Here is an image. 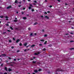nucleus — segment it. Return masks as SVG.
Here are the masks:
<instances>
[{"label":"nucleus","mask_w":74,"mask_h":74,"mask_svg":"<svg viewBox=\"0 0 74 74\" xmlns=\"http://www.w3.org/2000/svg\"><path fill=\"white\" fill-rule=\"evenodd\" d=\"M56 71H58L59 72V71H63L62 70V69L60 68H58L56 69Z\"/></svg>","instance_id":"1"},{"label":"nucleus","mask_w":74,"mask_h":74,"mask_svg":"<svg viewBox=\"0 0 74 74\" xmlns=\"http://www.w3.org/2000/svg\"><path fill=\"white\" fill-rule=\"evenodd\" d=\"M12 7L11 6V5H9V6L7 8V9H9V8H11Z\"/></svg>","instance_id":"2"},{"label":"nucleus","mask_w":74,"mask_h":74,"mask_svg":"<svg viewBox=\"0 0 74 74\" xmlns=\"http://www.w3.org/2000/svg\"><path fill=\"white\" fill-rule=\"evenodd\" d=\"M19 41H20V39H17V40H16V43H18V42Z\"/></svg>","instance_id":"3"},{"label":"nucleus","mask_w":74,"mask_h":74,"mask_svg":"<svg viewBox=\"0 0 74 74\" xmlns=\"http://www.w3.org/2000/svg\"><path fill=\"white\" fill-rule=\"evenodd\" d=\"M4 70L6 71H8V69H7V68L6 67H5Z\"/></svg>","instance_id":"4"},{"label":"nucleus","mask_w":74,"mask_h":74,"mask_svg":"<svg viewBox=\"0 0 74 74\" xmlns=\"http://www.w3.org/2000/svg\"><path fill=\"white\" fill-rule=\"evenodd\" d=\"M18 1L17 0H16L15 1V3L16 4H18Z\"/></svg>","instance_id":"5"},{"label":"nucleus","mask_w":74,"mask_h":74,"mask_svg":"<svg viewBox=\"0 0 74 74\" xmlns=\"http://www.w3.org/2000/svg\"><path fill=\"white\" fill-rule=\"evenodd\" d=\"M15 29L16 30H19V28H16Z\"/></svg>","instance_id":"6"},{"label":"nucleus","mask_w":74,"mask_h":74,"mask_svg":"<svg viewBox=\"0 0 74 74\" xmlns=\"http://www.w3.org/2000/svg\"><path fill=\"white\" fill-rule=\"evenodd\" d=\"M8 70L9 72L11 71H12V70L11 69V68H9Z\"/></svg>","instance_id":"7"},{"label":"nucleus","mask_w":74,"mask_h":74,"mask_svg":"<svg viewBox=\"0 0 74 74\" xmlns=\"http://www.w3.org/2000/svg\"><path fill=\"white\" fill-rule=\"evenodd\" d=\"M1 56H6V55L5 54H2L1 56H0V58Z\"/></svg>","instance_id":"8"},{"label":"nucleus","mask_w":74,"mask_h":74,"mask_svg":"<svg viewBox=\"0 0 74 74\" xmlns=\"http://www.w3.org/2000/svg\"><path fill=\"white\" fill-rule=\"evenodd\" d=\"M34 73H38V71H37V70H34Z\"/></svg>","instance_id":"9"},{"label":"nucleus","mask_w":74,"mask_h":74,"mask_svg":"<svg viewBox=\"0 0 74 74\" xmlns=\"http://www.w3.org/2000/svg\"><path fill=\"white\" fill-rule=\"evenodd\" d=\"M10 28L11 29V30H14V28H12V27H10Z\"/></svg>","instance_id":"10"},{"label":"nucleus","mask_w":74,"mask_h":74,"mask_svg":"<svg viewBox=\"0 0 74 74\" xmlns=\"http://www.w3.org/2000/svg\"><path fill=\"white\" fill-rule=\"evenodd\" d=\"M45 18H47V19H49V17H48V16H45Z\"/></svg>","instance_id":"11"},{"label":"nucleus","mask_w":74,"mask_h":74,"mask_svg":"<svg viewBox=\"0 0 74 74\" xmlns=\"http://www.w3.org/2000/svg\"><path fill=\"white\" fill-rule=\"evenodd\" d=\"M40 41L44 42V39L40 40Z\"/></svg>","instance_id":"12"},{"label":"nucleus","mask_w":74,"mask_h":74,"mask_svg":"<svg viewBox=\"0 0 74 74\" xmlns=\"http://www.w3.org/2000/svg\"><path fill=\"white\" fill-rule=\"evenodd\" d=\"M19 45L20 46V47H21L22 46V43H20L19 44Z\"/></svg>","instance_id":"13"},{"label":"nucleus","mask_w":74,"mask_h":74,"mask_svg":"<svg viewBox=\"0 0 74 74\" xmlns=\"http://www.w3.org/2000/svg\"><path fill=\"white\" fill-rule=\"evenodd\" d=\"M29 5L31 7H33V5H32L31 4H29Z\"/></svg>","instance_id":"14"},{"label":"nucleus","mask_w":74,"mask_h":74,"mask_svg":"<svg viewBox=\"0 0 74 74\" xmlns=\"http://www.w3.org/2000/svg\"><path fill=\"white\" fill-rule=\"evenodd\" d=\"M24 46H26L27 45V43H25L24 44Z\"/></svg>","instance_id":"15"},{"label":"nucleus","mask_w":74,"mask_h":74,"mask_svg":"<svg viewBox=\"0 0 74 74\" xmlns=\"http://www.w3.org/2000/svg\"><path fill=\"white\" fill-rule=\"evenodd\" d=\"M38 23H37V22H35V23H34V25H37V24H38Z\"/></svg>","instance_id":"16"},{"label":"nucleus","mask_w":74,"mask_h":74,"mask_svg":"<svg viewBox=\"0 0 74 74\" xmlns=\"http://www.w3.org/2000/svg\"><path fill=\"white\" fill-rule=\"evenodd\" d=\"M47 43V41H46L45 42H44V44H46Z\"/></svg>","instance_id":"17"},{"label":"nucleus","mask_w":74,"mask_h":74,"mask_svg":"<svg viewBox=\"0 0 74 74\" xmlns=\"http://www.w3.org/2000/svg\"><path fill=\"white\" fill-rule=\"evenodd\" d=\"M23 19H27V18H26V17H23Z\"/></svg>","instance_id":"18"},{"label":"nucleus","mask_w":74,"mask_h":74,"mask_svg":"<svg viewBox=\"0 0 74 74\" xmlns=\"http://www.w3.org/2000/svg\"><path fill=\"white\" fill-rule=\"evenodd\" d=\"M0 18H4V16H0Z\"/></svg>","instance_id":"19"},{"label":"nucleus","mask_w":74,"mask_h":74,"mask_svg":"<svg viewBox=\"0 0 74 74\" xmlns=\"http://www.w3.org/2000/svg\"><path fill=\"white\" fill-rule=\"evenodd\" d=\"M3 65H4V64H1V67H3Z\"/></svg>","instance_id":"20"},{"label":"nucleus","mask_w":74,"mask_h":74,"mask_svg":"<svg viewBox=\"0 0 74 74\" xmlns=\"http://www.w3.org/2000/svg\"><path fill=\"white\" fill-rule=\"evenodd\" d=\"M49 47H52V45H49Z\"/></svg>","instance_id":"21"},{"label":"nucleus","mask_w":74,"mask_h":74,"mask_svg":"<svg viewBox=\"0 0 74 74\" xmlns=\"http://www.w3.org/2000/svg\"><path fill=\"white\" fill-rule=\"evenodd\" d=\"M34 55H38V54H37L36 53H34Z\"/></svg>","instance_id":"22"},{"label":"nucleus","mask_w":74,"mask_h":74,"mask_svg":"<svg viewBox=\"0 0 74 74\" xmlns=\"http://www.w3.org/2000/svg\"><path fill=\"white\" fill-rule=\"evenodd\" d=\"M29 10H30V9H32V8L30 6L29 7Z\"/></svg>","instance_id":"23"},{"label":"nucleus","mask_w":74,"mask_h":74,"mask_svg":"<svg viewBox=\"0 0 74 74\" xmlns=\"http://www.w3.org/2000/svg\"><path fill=\"white\" fill-rule=\"evenodd\" d=\"M74 42V40H71L70 41V42Z\"/></svg>","instance_id":"24"},{"label":"nucleus","mask_w":74,"mask_h":74,"mask_svg":"<svg viewBox=\"0 0 74 74\" xmlns=\"http://www.w3.org/2000/svg\"><path fill=\"white\" fill-rule=\"evenodd\" d=\"M38 71H41V69H39Z\"/></svg>","instance_id":"25"},{"label":"nucleus","mask_w":74,"mask_h":74,"mask_svg":"<svg viewBox=\"0 0 74 74\" xmlns=\"http://www.w3.org/2000/svg\"><path fill=\"white\" fill-rule=\"evenodd\" d=\"M35 46V45H33L32 46H31V47H34Z\"/></svg>","instance_id":"26"},{"label":"nucleus","mask_w":74,"mask_h":74,"mask_svg":"<svg viewBox=\"0 0 74 74\" xmlns=\"http://www.w3.org/2000/svg\"><path fill=\"white\" fill-rule=\"evenodd\" d=\"M70 49L71 50L72 49H74V48H72Z\"/></svg>","instance_id":"27"},{"label":"nucleus","mask_w":74,"mask_h":74,"mask_svg":"<svg viewBox=\"0 0 74 74\" xmlns=\"http://www.w3.org/2000/svg\"><path fill=\"white\" fill-rule=\"evenodd\" d=\"M44 37H47V35L45 34L44 35Z\"/></svg>","instance_id":"28"},{"label":"nucleus","mask_w":74,"mask_h":74,"mask_svg":"<svg viewBox=\"0 0 74 74\" xmlns=\"http://www.w3.org/2000/svg\"><path fill=\"white\" fill-rule=\"evenodd\" d=\"M32 63H36V61H34L32 62Z\"/></svg>","instance_id":"29"},{"label":"nucleus","mask_w":74,"mask_h":74,"mask_svg":"<svg viewBox=\"0 0 74 74\" xmlns=\"http://www.w3.org/2000/svg\"><path fill=\"white\" fill-rule=\"evenodd\" d=\"M9 42H12V41H11V40H9Z\"/></svg>","instance_id":"30"},{"label":"nucleus","mask_w":74,"mask_h":74,"mask_svg":"<svg viewBox=\"0 0 74 74\" xmlns=\"http://www.w3.org/2000/svg\"><path fill=\"white\" fill-rule=\"evenodd\" d=\"M14 21L15 22H17V20H14Z\"/></svg>","instance_id":"31"},{"label":"nucleus","mask_w":74,"mask_h":74,"mask_svg":"<svg viewBox=\"0 0 74 74\" xmlns=\"http://www.w3.org/2000/svg\"><path fill=\"white\" fill-rule=\"evenodd\" d=\"M32 11L33 12V11H34V9H32Z\"/></svg>","instance_id":"32"},{"label":"nucleus","mask_w":74,"mask_h":74,"mask_svg":"<svg viewBox=\"0 0 74 74\" xmlns=\"http://www.w3.org/2000/svg\"><path fill=\"white\" fill-rule=\"evenodd\" d=\"M39 46H42V44H39Z\"/></svg>","instance_id":"33"},{"label":"nucleus","mask_w":74,"mask_h":74,"mask_svg":"<svg viewBox=\"0 0 74 74\" xmlns=\"http://www.w3.org/2000/svg\"><path fill=\"white\" fill-rule=\"evenodd\" d=\"M20 52V51L19 50H18L16 51L17 52Z\"/></svg>","instance_id":"34"},{"label":"nucleus","mask_w":74,"mask_h":74,"mask_svg":"<svg viewBox=\"0 0 74 74\" xmlns=\"http://www.w3.org/2000/svg\"><path fill=\"white\" fill-rule=\"evenodd\" d=\"M21 13H22V15H23V14H24V12H21Z\"/></svg>","instance_id":"35"},{"label":"nucleus","mask_w":74,"mask_h":74,"mask_svg":"<svg viewBox=\"0 0 74 74\" xmlns=\"http://www.w3.org/2000/svg\"><path fill=\"white\" fill-rule=\"evenodd\" d=\"M11 48L12 49H13V48H14V46H12L11 47Z\"/></svg>","instance_id":"36"},{"label":"nucleus","mask_w":74,"mask_h":74,"mask_svg":"<svg viewBox=\"0 0 74 74\" xmlns=\"http://www.w3.org/2000/svg\"><path fill=\"white\" fill-rule=\"evenodd\" d=\"M45 50H46V49L45 48H44V49H43V51H45Z\"/></svg>","instance_id":"37"},{"label":"nucleus","mask_w":74,"mask_h":74,"mask_svg":"<svg viewBox=\"0 0 74 74\" xmlns=\"http://www.w3.org/2000/svg\"><path fill=\"white\" fill-rule=\"evenodd\" d=\"M7 31L8 32H11V31H10L9 30H8Z\"/></svg>","instance_id":"38"},{"label":"nucleus","mask_w":74,"mask_h":74,"mask_svg":"<svg viewBox=\"0 0 74 74\" xmlns=\"http://www.w3.org/2000/svg\"><path fill=\"white\" fill-rule=\"evenodd\" d=\"M34 3H37V1H34Z\"/></svg>","instance_id":"39"},{"label":"nucleus","mask_w":74,"mask_h":74,"mask_svg":"<svg viewBox=\"0 0 74 74\" xmlns=\"http://www.w3.org/2000/svg\"><path fill=\"white\" fill-rule=\"evenodd\" d=\"M31 29L30 28V27L28 28L29 30H30Z\"/></svg>","instance_id":"40"},{"label":"nucleus","mask_w":74,"mask_h":74,"mask_svg":"<svg viewBox=\"0 0 74 74\" xmlns=\"http://www.w3.org/2000/svg\"><path fill=\"white\" fill-rule=\"evenodd\" d=\"M70 34H72V35L74 34V33H72V32H71V33H70Z\"/></svg>","instance_id":"41"},{"label":"nucleus","mask_w":74,"mask_h":74,"mask_svg":"<svg viewBox=\"0 0 74 74\" xmlns=\"http://www.w3.org/2000/svg\"><path fill=\"white\" fill-rule=\"evenodd\" d=\"M32 35H33V33H31V34H30V36H32Z\"/></svg>","instance_id":"42"},{"label":"nucleus","mask_w":74,"mask_h":74,"mask_svg":"<svg viewBox=\"0 0 74 74\" xmlns=\"http://www.w3.org/2000/svg\"><path fill=\"white\" fill-rule=\"evenodd\" d=\"M8 59H9L10 60L11 59V58H10V57H9L8 58Z\"/></svg>","instance_id":"43"},{"label":"nucleus","mask_w":74,"mask_h":74,"mask_svg":"<svg viewBox=\"0 0 74 74\" xmlns=\"http://www.w3.org/2000/svg\"><path fill=\"white\" fill-rule=\"evenodd\" d=\"M50 8H51V7H52V6L51 5L50 6Z\"/></svg>","instance_id":"44"},{"label":"nucleus","mask_w":74,"mask_h":74,"mask_svg":"<svg viewBox=\"0 0 74 74\" xmlns=\"http://www.w3.org/2000/svg\"><path fill=\"white\" fill-rule=\"evenodd\" d=\"M27 51V49H25V50H24V51L25 52H26Z\"/></svg>","instance_id":"45"},{"label":"nucleus","mask_w":74,"mask_h":74,"mask_svg":"<svg viewBox=\"0 0 74 74\" xmlns=\"http://www.w3.org/2000/svg\"><path fill=\"white\" fill-rule=\"evenodd\" d=\"M5 18H8V17L6 16L5 17Z\"/></svg>","instance_id":"46"},{"label":"nucleus","mask_w":74,"mask_h":74,"mask_svg":"<svg viewBox=\"0 0 74 74\" xmlns=\"http://www.w3.org/2000/svg\"><path fill=\"white\" fill-rule=\"evenodd\" d=\"M47 13H50V11H47Z\"/></svg>","instance_id":"47"},{"label":"nucleus","mask_w":74,"mask_h":74,"mask_svg":"<svg viewBox=\"0 0 74 74\" xmlns=\"http://www.w3.org/2000/svg\"><path fill=\"white\" fill-rule=\"evenodd\" d=\"M6 33H7V32H3V34H6Z\"/></svg>","instance_id":"48"},{"label":"nucleus","mask_w":74,"mask_h":74,"mask_svg":"<svg viewBox=\"0 0 74 74\" xmlns=\"http://www.w3.org/2000/svg\"><path fill=\"white\" fill-rule=\"evenodd\" d=\"M71 28L72 29H74V27H72Z\"/></svg>","instance_id":"49"},{"label":"nucleus","mask_w":74,"mask_h":74,"mask_svg":"<svg viewBox=\"0 0 74 74\" xmlns=\"http://www.w3.org/2000/svg\"><path fill=\"white\" fill-rule=\"evenodd\" d=\"M6 26H9V24H6Z\"/></svg>","instance_id":"50"},{"label":"nucleus","mask_w":74,"mask_h":74,"mask_svg":"<svg viewBox=\"0 0 74 74\" xmlns=\"http://www.w3.org/2000/svg\"><path fill=\"white\" fill-rule=\"evenodd\" d=\"M40 52H38L37 54H38V55H39V54H40Z\"/></svg>","instance_id":"51"},{"label":"nucleus","mask_w":74,"mask_h":74,"mask_svg":"<svg viewBox=\"0 0 74 74\" xmlns=\"http://www.w3.org/2000/svg\"><path fill=\"white\" fill-rule=\"evenodd\" d=\"M5 20H6V21H8V18H6V19H5Z\"/></svg>","instance_id":"52"},{"label":"nucleus","mask_w":74,"mask_h":74,"mask_svg":"<svg viewBox=\"0 0 74 74\" xmlns=\"http://www.w3.org/2000/svg\"><path fill=\"white\" fill-rule=\"evenodd\" d=\"M16 59H14V61H16Z\"/></svg>","instance_id":"53"},{"label":"nucleus","mask_w":74,"mask_h":74,"mask_svg":"<svg viewBox=\"0 0 74 74\" xmlns=\"http://www.w3.org/2000/svg\"><path fill=\"white\" fill-rule=\"evenodd\" d=\"M57 1H58V2H60V0H58Z\"/></svg>","instance_id":"54"},{"label":"nucleus","mask_w":74,"mask_h":74,"mask_svg":"<svg viewBox=\"0 0 74 74\" xmlns=\"http://www.w3.org/2000/svg\"><path fill=\"white\" fill-rule=\"evenodd\" d=\"M65 4L66 5H68V4H67L66 3H65Z\"/></svg>","instance_id":"55"},{"label":"nucleus","mask_w":74,"mask_h":74,"mask_svg":"<svg viewBox=\"0 0 74 74\" xmlns=\"http://www.w3.org/2000/svg\"><path fill=\"white\" fill-rule=\"evenodd\" d=\"M42 32H44V29H42Z\"/></svg>","instance_id":"56"},{"label":"nucleus","mask_w":74,"mask_h":74,"mask_svg":"<svg viewBox=\"0 0 74 74\" xmlns=\"http://www.w3.org/2000/svg\"><path fill=\"white\" fill-rule=\"evenodd\" d=\"M25 8H23V10H25Z\"/></svg>","instance_id":"57"},{"label":"nucleus","mask_w":74,"mask_h":74,"mask_svg":"<svg viewBox=\"0 0 74 74\" xmlns=\"http://www.w3.org/2000/svg\"><path fill=\"white\" fill-rule=\"evenodd\" d=\"M3 74H7V73L5 72Z\"/></svg>","instance_id":"58"},{"label":"nucleus","mask_w":74,"mask_h":74,"mask_svg":"<svg viewBox=\"0 0 74 74\" xmlns=\"http://www.w3.org/2000/svg\"><path fill=\"white\" fill-rule=\"evenodd\" d=\"M35 36H36V35H37V33H36L34 34Z\"/></svg>","instance_id":"59"},{"label":"nucleus","mask_w":74,"mask_h":74,"mask_svg":"<svg viewBox=\"0 0 74 74\" xmlns=\"http://www.w3.org/2000/svg\"><path fill=\"white\" fill-rule=\"evenodd\" d=\"M13 40H14V41H15V39L14 38H13Z\"/></svg>","instance_id":"60"},{"label":"nucleus","mask_w":74,"mask_h":74,"mask_svg":"<svg viewBox=\"0 0 74 74\" xmlns=\"http://www.w3.org/2000/svg\"><path fill=\"white\" fill-rule=\"evenodd\" d=\"M33 58L34 59H36V57H33Z\"/></svg>","instance_id":"61"},{"label":"nucleus","mask_w":74,"mask_h":74,"mask_svg":"<svg viewBox=\"0 0 74 74\" xmlns=\"http://www.w3.org/2000/svg\"><path fill=\"white\" fill-rule=\"evenodd\" d=\"M45 14H47V13L46 12H45Z\"/></svg>","instance_id":"62"},{"label":"nucleus","mask_w":74,"mask_h":74,"mask_svg":"<svg viewBox=\"0 0 74 74\" xmlns=\"http://www.w3.org/2000/svg\"><path fill=\"white\" fill-rule=\"evenodd\" d=\"M41 17L42 18H43V16H41Z\"/></svg>","instance_id":"63"},{"label":"nucleus","mask_w":74,"mask_h":74,"mask_svg":"<svg viewBox=\"0 0 74 74\" xmlns=\"http://www.w3.org/2000/svg\"><path fill=\"white\" fill-rule=\"evenodd\" d=\"M0 74H3V73H2V72H1V73H0Z\"/></svg>","instance_id":"64"}]
</instances>
